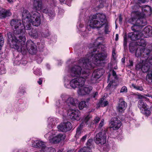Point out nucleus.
Segmentation results:
<instances>
[{"instance_id": "nucleus-1", "label": "nucleus", "mask_w": 152, "mask_h": 152, "mask_svg": "<svg viewBox=\"0 0 152 152\" xmlns=\"http://www.w3.org/2000/svg\"><path fill=\"white\" fill-rule=\"evenodd\" d=\"M97 48L101 51L97 50L94 48L91 47V51L90 53L88 54L85 58L80 59L78 62V65H75L70 69L69 72L70 75L73 77H79L71 80L70 77L67 76L64 78V86L67 88L71 87L73 89L78 88L77 93L80 96H83L89 94L92 89L90 86H84L86 78L90 75L88 70L85 72L83 69H90L95 67L94 65H102L104 62V45L98 42Z\"/></svg>"}, {"instance_id": "nucleus-2", "label": "nucleus", "mask_w": 152, "mask_h": 152, "mask_svg": "<svg viewBox=\"0 0 152 152\" xmlns=\"http://www.w3.org/2000/svg\"><path fill=\"white\" fill-rule=\"evenodd\" d=\"M8 35L10 41L11 42L10 45L12 48L17 49L19 52L27 50L31 54L37 53V46L31 40H28L26 43V39L25 35L19 36L18 39H17L15 36H12L10 33Z\"/></svg>"}, {"instance_id": "nucleus-3", "label": "nucleus", "mask_w": 152, "mask_h": 152, "mask_svg": "<svg viewBox=\"0 0 152 152\" xmlns=\"http://www.w3.org/2000/svg\"><path fill=\"white\" fill-rule=\"evenodd\" d=\"M135 15V17L132 19L131 21L133 25L131 27V29L134 32L129 33L128 35V38L132 41H136L142 37L143 34L138 30L147 24V21L146 19L144 18L143 15H140L139 12H136Z\"/></svg>"}, {"instance_id": "nucleus-4", "label": "nucleus", "mask_w": 152, "mask_h": 152, "mask_svg": "<svg viewBox=\"0 0 152 152\" xmlns=\"http://www.w3.org/2000/svg\"><path fill=\"white\" fill-rule=\"evenodd\" d=\"M10 24L12 28L14 30L13 34H12L10 32L12 36H15L17 39H18L19 36L25 35L26 31L24 26V25H25L24 23H23V24H22L20 20L13 19L11 21ZM9 33L10 32L7 33V35L8 37V40L10 44L11 42L10 41L8 35Z\"/></svg>"}, {"instance_id": "nucleus-5", "label": "nucleus", "mask_w": 152, "mask_h": 152, "mask_svg": "<svg viewBox=\"0 0 152 152\" xmlns=\"http://www.w3.org/2000/svg\"><path fill=\"white\" fill-rule=\"evenodd\" d=\"M89 26L93 28H101L104 24V14L99 13L90 16Z\"/></svg>"}, {"instance_id": "nucleus-6", "label": "nucleus", "mask_w": 152, "mask_h": 152, "mask_svg": "<svg viewBox=\"0 0 152 152\" xmlns=\"http://www.w3.org/2000/svg\"><path fill=\"white\" fill-rule=\"evenodd\" d=\"M57 132L52 130L45 135V137L50 142L56 143L63 140L65 136L62 134H57Z\"/></svg>"}, {"instance_id": "nucleus-7", "label": "nucleus", "mask_w": 152, "mask_h": 152, "mask_svg": "<svg viewBox=\"0 0 152 152\" xmlns=\"http://www.w3.org/2000/svg\"><path fill=\"white\" fill-rule=\"evenodd\" d=\"M28 21L30 22L34 26H39L41 24V21L40 14L36 11L33 12Z\"/></svg>"}, {"instance_id": "nucleus-8", "label": "nucleus", "mask_w": 152, "mask_h": 152, "mask_svg": "<svg viewBox=\"0 0 152 152\" xmlns=\"http://www.w3.org/2000/svg\"><path fill=\"white\" fill-rule=\"evenodd\" d=\"M150 52V50L141 47H138L136 50L135 56L137 57L145 58V60L148 58Z\"/></svg>"}, {"instance_id": "nucleus-9", "label": "nucleus", "mask_w": 152, "mask_h": 152, "mask_svg": "<svg viewBox=\"0 0 152 152\" xmlns=\"http://www.w3.org/2000/svg\"><path fill=\"white\" fill-rule=\"evenodd\" d=\"M78 103V99L73 96H70L64 102V105L66 106V109L71 108L72 107L75 106Z\"/></svg>"}, {"instance_id": "nucleus-10", "label": "nucleus", "mask_w": 152, "mask_h": 152, "mask_svg": "<svg viewBox=\"0 0 152 152\" xmlns=\"http://www.w3.org/2000/svg\"><path fill=\"white\" fill-rule=\"evenodd\" d=\"M68 115L69 118L72 120L79 121L80 120V113L78 110L69 109L68 111Z\"/></svg>"}, {"instance_id": "nucleus-11", "label": "nucleus", "mask_w": 152, "mask_h": 152, "mask_svg": "<svg viewBox=\"0 0 152 152\" xmlns=\"http://www.w3.org/2000/svg\"><path fill=\"white\" fill-rule=\"evenodd\" d=\"M59 131L66 132L70 131L72 128V125L69 122L61 123L57 127Z\"/></svg>"}, {"instance_id": "nucleus-12", "label": "nucleus", "mask_w": 152, "mask_h": 152, "mask_svg": "<svg viewBox=\"0 0 152 152\" xmlns=\"http://www.w3.org/2000/svg\"><path fill=\"white\" fill-rule=\"evenodd\" d=\"M121 121L117 118H113L110 121V127L113 130H117L121 127Z\"/></svg>"}, {"instance_id": "nucleus-13", "label": "nucleus", "mask_w": 152, "mask_h": 152, "mask_svg": "<svg viewBox=\"0 0 152 152\" xmlns=\"http://www.w3.org/2000/svg\"><path fill=\"white\" fill-rule=\"evenodd\" d=\"M142 63H140L137 64L136 66V69L139 70L141 69L142 71L144 72H148L150 66L144 60H142Z\"/></svg>"}, {"instance_id": "nucleus-14", "label": "nucleus", "mask_w": 152, "mask_h": 152, "mask_svg": "<svg viewBox=\"0 0 152 152\" xmlns=\"http://www.w3.org/2000/svg\"><path fill=\"white\" fill-rule=\"evenodd\" d=\"M66 105H64V103H60L59 101L56 103V113L63 115L66 110L68 111L69 109L65 108Z\"/></svg>"}, {"instance_id": "nucleus-15", "label": "nucleus", "mask_w": 152, "mask_h": 152, "mask_svg": "<svg viewBox=\"0 0 152 152\" xmlns=\"http://www.w3.org/2000/svg\"><path fill=\"white\" fill-rule=\"evenodd\" d=\"M127 106V103L123 99L121 98L119 99V102L117 107V110L120 113H123Z\"/></svg>"}, {"instance_id": "nucleus-16", "label": "nucleus", "mask_w": 152, "mask_h": 152, "mask_svg": "<svg viewBox=\"0 0 152 152\" xmlns=\"http://www.w3.org/2000/svg\"><path fill=\"white\" fill-rule=\"evenodd\" d=\"M95 141L97 144H100L101 145H104V133L100 132L97 134L96 137Z\"/></svg>"}, {"instance_id": "nucleus-17", "label": "nucleus", "mask_w": 152, "mask_h": 152, "mask_svg": "<svg viewBox=\"0 0 152 152\" xmlns=\"http://www.w3.org/2000/svg\"><path fill=\"white\" fill-rule=\"evenodd\" d=\"M142 37L147 38L150 36L152 34V27L150 26L145 27L142 32Z\"/></svg>"}, {"instance_id": "nucleus-18", "label": "nucleus", "mask_w": 152, "mask_h": 152, "mask_svg": "<svg viewBox=\"0 0 152 152\" xmlns=\"http://www.w3.org/2000/svg\"><path fill=\"white\" fill-rule=\"evenodd\" d=\"M11 15L12 13L10 10L0 8V18H5L7 17L10 16Z\"/></svg>"}, {"instance_id": "nucleus-19", "label": "nucleus", "mask_w": 152, "mask_h": 152, "mask_svg": "<svg viewBox=\"0 0 152 152\" xmlns=\"http://www.w3.org/2000/svg\"><path fill=\"white\" fill-rule=\"evenodd\" d=\"M32 143V145L33 147L41 148L43 151H44V150L47 149L45 147L44 143L42 141L38 140L36 142L34 141Z\"/></svg>"}, {"instance_id": "nucleus-20", "label": "nucleus", "mask_w": 152, "mask_h": 152, "mask_svg": "<svg viewBox=\"0 0 152 152\" xmlns=\"http://www.w3.org/2000/svg\"><path fill=\"white\" fill-rule=\"evenodd\" d=\"M34 9L37 10H39L41 9L42 2L41 0H31Z\"/></svg>"}, {"instance_id": "nucleus-21", "label": "nucleus", "mask_w": 152, "mask_h": 152, "mask_svg": "<svg viewBox=\"0 0 152 152\" xmlns=\"http://www.w3.org/2000/svg\"><path fill=\"white\" fill-rule=\"evenodd\" d=\"M22 23H25V21H28L31 15L29 14V12L27 10H24L22 12Z\"/></svg>"}, {"instance_id": "nucleus-22", "label": "nucleus", "mask_w": 152, "mask_h": 152, "mask_svg": "<svg viewBox=\"0 0 152 152\" xmlns=\"http://www.w3.org/2000/svg\"><path fill=\"white\" fill-rule=\"evenodd\" d=\"M48 126L49 128H52L57 123V120L54 118L49 117L48 119Z\"/></svg>"}, {"instance_id": "nucleus-23", "label": "nucleus", "mask_w": 152, "mask_h": 152, "mask_svg": "<svg viewBox=\"0 0 152 152\" xmlns=\"http://www.w3.org/2000/svg\"><path fill=\"white\" fill-rule=\"evenodd\" d=\"M39 11L40 12H42L45 13H48L49 16L50 17H53L55 15V12L54 11H51L50 12H48V10L46 7L42 6L41 7V9Z\"/></svg>"}, {"instance_id": "nucleus-24", "label": "nucleus", "mask_w": 152, "mask_h": 152, "mask_svg": "<svg viewBox=\"0 0 152 152\" xmlns=\"http://www.w3.org/2000/svg\"><path fill=\"white\" fill-rule=\"evenodd\" d=\"M29 35L31 37L36 38L38 37V34L37 31L35 29H32L31 31H28Z\"/></svg>"}, {"instance_id": "nucleus-25", "label": "nucleus", "mask_w": 152, "mask_h": 152, "mask_svg": "<svg viewBox=\"0 0 152 152\" xmlns=\"http://www.w3.org/2000/svg\"><path fill=\"white\" fill-rule=\"evenodd\" d=\"M140 7H139L138 4H135V5H134V6L132 7V8L133 10H138V9H140ZM139 12L140 14V15L141 14H142L144 16V18L145 19V15L143 13H141V12H139L137 10H134L132 11V13L134 15V17H133L132 18H132H134L135 17V12ZM132 19H131V20Z\"/></svg>"}, {"instance_id": "nucleus-26", "label": "nucleus", "mask_w": 152, "mask_h": 152, "mask_svg": "<svg viewBox=\"0 0 152 152\" xmlns=\"http://www.w3.org/2000/svg\"><path fill=\"white\" fill-rule=\"evenodd\" d=\"M138 106L140 109L143 110L147 107V105L142 100H140L138 102Z\"/></svg>"}, {"instance_id": "nucleus-27", "label": "nucleus", "mask_w": 152, "mask_h": 152, "mask_svg": "<svg viewBox=\"0 0 152 152\" xmlns=\"http://www.w3.org/2000/svg\"><path fill=\"white\" fill-rule=\"evenodd\" d=\"M82 128L81 126L78 127L77 129L76 133L75 136V137L77 139H78L80 137L83 133L82 131Z\"/></svg>"}, {"instance_id": "nucleus-28", "label": "nucleus", "mask_w": 152, "mask_h": 152, "mask_svg": "<svg viewBox=\"0 0 152 152\" xmlns=\"http://www.w3.org/2000/svg\"><path fill=\"white\" fill-rule=\"evenodd\" d=\"M146 44L145 41L142 39H141L140 40L136 42V45L139 46L138 47H141V48H144Z\"/></svg>"}, {"instance_id": "nucleus-29", "label": "nucleus", "mask_w": 152, "mask_h": 152, "mask_svg": "<svg viewBox=\"0 0 152 152\" xmlns=\"http://www.w3.org/2000/svg\"><path fill=\"white\" fill-rule=\"evenodd\" d=\"M146 80L149 83H152V69L148 71L146 77Z\"/></svg>"}, {"instance_id": "nucleus-30", "label": "nucleus", "mask_w": 152, "mask_h": 152, "mask_svg": "<svg viewBox=\"0 0 152 152\" xmlns=\"http://www.w3.org/2000/svg\"><path fill=\"white\" fill-rule=\"evenodd\" d=\"M88 105V102L85 101H82L79 104V107L80 110H82L84 108L87 107Z\"/></svg>"}, {"instance_id": "nucleus-31", "label": "nucleus", "mask_w": 152, "mask_h": 152, "mask_svg": "<svg viewBox=\"0 0 152 152\" xmlns=\"http://www.w3.org/2000/svg\"><path fill=\"white\" fill-rule=\"evenodd\" d=\"M107 20L105 19V21ZM110 25L109 23L105 21V34H109L111 31V29L110 28Z\"/></svg>"}, {"instance_id": "nucleus-32", "label": "nucleus", "mask_w": 152, "mask_h": 152, "mask_svg": "<svg viewBox=\"0 0 152 152\" xmlns=\"http://www.w3.org/2000/svg\"><path fill=\"white\" fill-rule=\"evenodd\" d=\"M140 8L142 11H150V12H151L152 11L151 7L147 5H145L142 7Z\"/></svg>"}, {"instance_id": "nucleus-33", "label": "nucleus", "mask_w": 152, "mask_h": 152, "mask_svg": "<svg viewBox=\"0 0 152 152\" xmlns=\"http://www.w3.org/2000/svg\"><path fill=\"white\" fill-rule=\"evenodd\" d=\"M30 22L29 21H25V25H24L25 30H29L31 29V24L30 23Z\"/></svg>"}, {"instance_id": "nucleus-34", "label": "nucleus", "mask_w": 152, "mask_h": 152, "mask_svg": "<svg viewBox=\"0 0 152 152\" xmlns=\"http://www.w3.org/2000/svg\"><path fill=\"white\" fill-rule=\"evenodd\" d=\"M100 71H94L93 74V75L94 76V77L96 78H99L102 75V74L100 73Z\"/></svg>"}, {"instance_id": "nucleus-35", "label": "nucleus", "mask_w": 152, "mask_h": 152, "mask_svg": "<svg viewBox=\"0 0 152 152\" xmlns=\"http://www.w3.org/2000/svg\"><path fill=\"white\" fill-rule=\"evenodd\" d=\"M132 86L135 89L137 90H139L140 91H142L143 90V88L142 86H136L134 84H132Z\"/></svg>"}, {"instance_id": "nucleus-36", "label": "nucleus", "mask_w": 152, "mask_h": 152, "mask_svg": "<svg viewBox=\"0 0 152 152\" xmlns=\"http://www.w3.org/2000/svg\"><path fill=\"white\" fill-rule=\"evenodd\" d=\"M34 73L36 75L38 76H40L42 75L41 70L39 69H37L36 70L34 71Z\"/></svg>"}, {"instance_id": "nucleus-37", "label": "nucleus", "mask_w": 152, "mask_h": 152, "mask_svg": "<svg viewBox=\"0 0 152 152\" xmlns=\"http://www.w3.org/2000/svg\"><path fill=\"white\" fill-rule=\"evenodd\" d=\"M147 107H146L143 110H144V114L146 116H149V115L151 113V111L149 110H147Z\"/></svg>"}, {"instance_id": "nucleus-38", "label": "nucleus", "mask_w": 152, "mask_h": 152, "mask_svg": "<svg viewBox=\"0 0 152 152\" xmlns=\"http://www.w3.org/2000/svg\"><path fill=\"white\" fill-rule=\"evenodd\" d=\"M127 92V89L125 86H123L121 89L120 91V93H126Z\"/></svg>"}, {"instance_id": "nucleus-39", "label": "nucleus", "mask_w": 152, "mask_h": 152, "mask_svg": "<svg viewBox=\"0 0 152 152\" xmlns=\"http://www.w3.org/2000/svg\"><path fill=\"white\" fill-rule=\"evenodd\" d=\"M104 0H99V8H102L104 7Z\"/></svg>"}, {"instance_id": "nucleus-40", "label": "nucleus", "mask_w": 152, "mask_h": 152, "mask_svg": "<svg viewBox=\"0 0 152 152\" xmlns=\"http://www.w3.org/2000/svg\"><path fill=\"white\" fill-rule=\"evenodd\" d=\"M4 39L2 37L0 34V50L1 49L2 46L3 45Z\"/></svg>"}, {"instance_id": "nucleus-41", "label": "nucleus", "mask_w": 152, "mask_h": 152, "mask_svg": "<svg viewBox=\"0 0 152 152\" xmlns=\"http://www.w3.org/2000/svg\"><path fill=\"white\" fill-rule=\"evenodd\" d=\"M145 61L150 65L151 66V65H152V58H150L149 59H146Z\"/></svg>"}, {"instance_id": "nucleus-42", "label": "nucleus", "mask_w": 152, "mask_h": 152, "mask_svg": "<svg viewBox=\"0 0 152 152\" xmlns=\"http://www.w3.org/2000/svg\"><path fill=\"white\" fill-rule=\"evenodd\" d=\"M104 99L103 98H102L101 100L99 101V106L104 107Z\"/></svg>"}, {"instance_id": "nucleus-43", "label": "nucleus", "mask_w": 152, "mask_h": 152, "mask_svg": "<svg viewBox=\"0 0 152 152\" xmlns=\"http://www.w3.org/2000/svg\"><path fill=\"white\" fill-rule=\"evenodd\" d=\"M115 63H109L108 64V69H110V71H111L113 69V66L115 65Z\"/></svg>"}, {"instance_id": "nucleus-44", "label": "nucleus", "mask_w": 152, "mask_h": 152, "mask_svg": "<svg viewBox=\"0 0 152 152\" xmlns=\"http://www.w3.org/2000/svg\"><path fill=\"white\" fill-rule=\"evenodd\" d=\"M115 49L114 48H113L112 50V55L113 57L114 60H115L116 58V57L115 56L116 53H115Z\"/></svg>"}, {"instance_id": "nucleus-45", "label": "nucleus", "mask_w": 152, "mask_h": 152, "mask_svg": "<svg viewBox=\"0 0 152 152\" xmlns=\"http://www.w3.org/2000/svg\"><path fill=\"white\" fill-rule=\"evenodd\" d=\"M92 141V139H89L87 141V146L88 148H90V146H91V143Z\"/></svg>"}, {"instance_id": "nucleus-46", "label": "nucleus", "mask_w": 152, "mask_h": 152, "mask_svg": "<svg viewBox=\"0 0 152 152\" xmlns=\"http://www.w3.org/2000/svg\"><path fill=\"white\" fill-rule=\"evenodd\" d=\"M100 118L99 117H96L94 120V123H98L100 121Z\"/></svg>"}, {"instance_id": "nucleus-47", "label": "nucleus", "mask_w": 152, "mask_h": 152, "mask_svg": "<svg viewBox=\"0 0 152 152\" xmlns=\"http://www.w3.org/2000/svg\"><path fill=\"white\" fill-rule=\"evenodd\" d=\"M104 120L102 119L100 123L99 126V129H101V127L103 126L104 125Z\"/></svg>"}, {"instance_id": "nucleus-48", "label": "nucleus", "mask_w": 152, "mask_h": 152, "mask_svg": "<svg viewBox=\"0 0 152 152\" xmlns=\"http://www.w3.org/2000/svg\"><path fill=\"white\" fill-rule=\"evenodd\" d=\"M112 75L113 77H114L115 78H117V76L116 75V73L115 72V71H114V70H112Z\"/></svg>"}, {"instance_id": "nucleus-49", "label": "nucleus", "mask_w": 152, "mask_h": 152, "mask_svg": "<svg viewBox=\"0 0 152 152\" xmlns=\"http://www.w3.org/2000/svg\"><path fill=\"white\" fill-rule=\"evenodd\" d=\"M135 49L133 46H130L129 47V50L131 53H133Z\"/></svg>"}, {"instance_id": "nucleus-50", "label": "nucleus", "mask_w": 152, "mask_h": 152, "mask_svg": "<svg viewBox=\"0 0 152 152\" xmlns=\"http://www.w3.org/2000/svg\"><path fill=\"white\" fill-rule=\"evenodd\" d=\"M127 44V38L126 36L124 37V46H126Z\"/></svg>"}, {"instance_id": "nucleus-51", "label": "nucleus", "mask_w": 152, "mask_h": 152, "mask_svg": "<svg viewBox=\"0 0 152 152\" xmlns=\"http://www.w3.org/2000/svg\"><path fill=\"white\" fill-rule=\"evenodd\" d=\"M61 97L62 98V99L63 100H65V99L66 98L67 99V96L65 94H63L61 95Z\"/></svg>"}, {"instance_id": "nucleus-52", "label": "nucleus", "mask_w": 152, "mask_h": 152, "mask_svg": "<svg viewBox=\"0 0 152 152\" xmlns=\"http://www.w3.org/2000/svg\"><path fill=\"white\" fill-rule=\"evenodd\" d=\"M87 137V135H86L84 136L81 139L80 141H84L86 140V139Z\"/></svg>"}, {"instance_id": "nucleus-53", "label": "nucleus", "mask_w": 152, "mask_h": 152, "mask_svg": "<svg viewBox=\"0 0 152 152\" xmlns=\"http://www.w3.org/2000/svg\"><path fill=\"white\" fill-rule=\"evenodd\" d=\"M90 117L89 115H87L85 118V121L86 123H87V121H88V120L90 118Z\"/></svg>"}, {"instance_id": "nucleus-54", "label": "nucleus", "mask_w": 152, "mask_h": 152, "mask_svg": "<svg viewBox=\"0 0 152 152\" xmlns=\"http://www.w3.org/2000/svg\"><path fill=\"white\" fill-rule=\"evenodd\" d=\"M83 26V24L80 23V22H78L77 23V27H79V28H82Z\"/></svg>"}, {"instance_id": "nucleus-55", "label": "nucleus", "mask_w": 152, "mask_h": 152, "mask_svg": "<svg viewBox=\"0 0 152 152\" xmlns=\"http://www.w3.org/2000/svg\"><path fill=\"white\" fill-rule=\"evenodd\" d=\"M139 2L143 3L148 2V0H139Z\"/></svg>"}, {"instance_id": "nucleus-56", "label": "nucleus", "mask_w": 152, "mask_h": 152, "mask_svg": "<svg viewBox=\"0 0 152 152\" xmlns=\"http://www.w3.org/2000/svg\"><path fill=\"white\" fill-rule=\"evenodd\" d=\"M38 83L40 85H41L42 83V79L41 78H39V81H38Z\"/></svg>"}, {"instance_id": "nucleus-57", "label": "nucleus", "mask_w": 152, "mask_h": 152, "mask_svg": "<svg viewBox=\"0 0 152 152\" xmlns=\"http://www.w3.org/2000/svg\"><path fill=\"white\" fill-rule=\"evenodd\" d=\"M112 83H113V82H112L110 81V83L108 85V86L107 87V88H108V89L109 88H110V87L111 86L112 84Z\"/></svg>"}, {"instance_id": "nucleus-58", "label": "nucleus", "mask_w": 152, "mask_h": 152, "mask_svg": "<svg viewBox=\"0 0 152 152\" xmlns=\"http://www.w3.org/2000/svg\"><path fill=\"white\" fill-rule=\"evenodd\" d=\"M122 18L121 17V15H120L119 16V21L120 23H121L122 22Z\"/></svg>"}, {"instance_id": "nucleus-59", "label": "nucleus", "mask_w": 152, "mask_h": 152, "mask_svg": "<svg viewBox=\"0 0 152 152\" xmlns=\"http://www.w3.org/2000/svg\"><path fill=\"white\" fill-rule=\"evenodd\" d=\"M98 95V92H96L94 93H93V98H95L96 96H97Z\"/></svg>"}, {"instance_id": "nucleus-60", "label": "nucleus", "mask_w": 152, "mask_h": 152, "mask_svg": "<svg viewBox=\"0 0 152 152\" xmlns=\"http://www.w3.org/2000/svg\"><path fill=\"white\" fill-rule=\"evenodd\" d=\"M118 34H116L115 35V40L116 41H117L118 40Z\"/></svg>"}, {"instance_id": "nucleus-61", "label": "nucleus", "mask_w": 152, "mask_h": 152, "mask_svg": "<svg viewBox=\"0 0 152 152\" xmlns=\"http://www.w3.org/2000/svg\"><path fill=\"white\" fill-rule=\"evenodd\" d=\"M78 152H86L84 149H81Z\"/></svg>"}, {"instance_id": "nucleus-62", "label": "nucleus", "mask_w": 152, "mask_h": 152, "mask_svg": "<svg viewBox=\"0 0 152 152\" xmlns=\"http://www.w3.org/2000/svg\"><path fill=\"white\" fill-rule=\"evenodd\" d=\"M50 149H51V150L52 151H51L50 152H56L55 149L54 148H50Z\"/></svg>"}, {"instance_id": "nucleus-63", "label": "nucleus", "mask_w": 152, "mask_h": 152, "mask_svg": "<svg viewBox=\"0 0 152 152\" xmlns=\"http://www.w3.org/2000/svg\"><path fill=\"white\" fill-rule=\"evenodd\" d=\"M110 76H111V75L109 73V74L108 75V80H107L108 81H109L110 80Z\"/></svg>"}, {"instance_id": "nucleus-64", "label": "nucleus", "mask_w": 152, "mask_h": 152, "mask_svg": "<svg viewBox=\"0 0 152 152\" xmlns=\"http://www.w3.org/2000/svg\"><path fill=\"white\" fill-rule=\"evenodd\" d=\"M125 59L124 58H123L121 59V61L122 62L124 63L125 62Z\"/></svg>"}]
</instances>
